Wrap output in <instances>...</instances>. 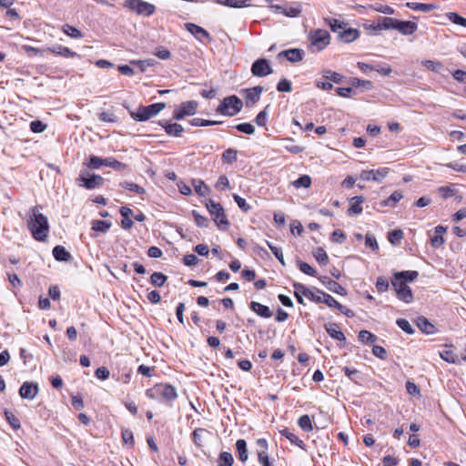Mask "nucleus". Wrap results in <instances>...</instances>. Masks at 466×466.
<instances>
[{"label": "nucleus", "mask_w": 466, "mask_h": 466, "mask_svg": "<svg viewBox=\"0 0 466 466\" xmlns=\"http://www.w3.org/2000/svg\"><path fill=\"white\" fill-rule=\"evenodd\" d=\"M193 186L196 193L200 197H206L209 194V187L202 180H193Z\"/></svg>", "instance_id": "36"}, {"label": "nucleus", "mask_w": 466, "mask_h": 466, "mask_svg": "<svg viewBox=\"0 0 466 466\" xmlns=\"http://www.w3.org/2000/svg\"><path fill=\"white\" fill-rule=\"evenodd\" d=\"M5 416L7 422L14 430H18L21 427L19 419L13 412L5 410Z\"/></svg>", "instance_id": "50"}, {"label": "nucleus", "mask_w": 466, "mask_h": 466, "mask_svg": "<svg viewBox=\"0 0 466 466\" xmlns=\"http://www.w3.org/2000/svg\"><path fill=\"white\" fill-rule=\"evenodd\" d=\"M251 72L255 76H266L272 73L268 61L265 58L256 60L251 66Z\"/></svg>", "instance_id": "12"}, {"label": "nucleus", "mask_w": 466, "mask_h": 466, "mask_svg": "<svg viewBox=\"0 0 466 466\" xmlns=\"http://www.w3.org/2000/svg\"><path fill=\"white\" fill-rule=\"evenodd\" d=\"M234 458L230 452L223 451L219 454L218 459V466H232Z\"/></svg>", "instance_id": "37"}, {"label": "nucleus", "mask_w": 466, "mask_h": 466, "mask_svg": "<svg viewBox=\"0 0 466 466\" xmlns=\"http://www.w3.org/2000/svg\"><path fill=\"white\" fill-rule=\"evenodd\" d=\"M120 186L123 188H126L129 191L136 192L137 194H144L146 192L144 187H142L139 185L133 183V182L125 181V182L121 183Z\"/></svg>", "instance_id": "52"}, {"label": "nucleus", "mask_w": 466, "mask_h": 466, "mask_svg": "<svg viewBox=\"0 0 466 466\" xmlns=\"http://www.w3.org/2000/svg\"><path fill=\"white\" fill-rule=\"evenodd\" d=\"M417 326L423 333L433 334L435 332L434 325L425 317H419L417 319Z\"/></svg>", "instance_id": "28"}, {"label": "nucleus", "mask_w": 466, "mask_h": 466, "mask_svg": "<svg viewBox=\"0 0 466 466\" xmlns=\"http://www.w3.org/2000/svg\"><path fill=\"white\" fill-rule=\"evenodd\" d=\"M398 327L401 329L407 334H413L414 329L410 323L405 319H398L396 321Z\"/></svg>", "instance_id": "58"}, {"label": "nucleus", "mask_w": 466, "mask_h": 466, "mask_svg": "<svg viewBox=\"0 0 466 466\" xmlns=\"http://www.w3.org/2000/svg\"><path fill=\"white\" fill-rule=\"evenodd\" d=\"M263 87L260 86L245 90V103L248 107L254 106L260 98Z\"/></svg>", "instance_id": "15"}, {"label": "nucleus", "mask_w": 466, "mask_h": 466, "mask_svg": "<svg viewBox=\"0 0 466 466\" xmlns=\"http://www.w3.org/2000/svg\"><path fill=\"white\" fill-rule=\"evenodd\" d=\"M322 76L326 80H329V82H334L336 84L340 83L342 81V79L344 78L342 75H340L337 72L331 71V70H323Z\"/></svg>", "instance_id": "39"}, {"label": "nucleus", "mask_w": 466, "mask_h": 466, "mask_svg": "<svg viewBox=\"0 0 466 466\" xmlns=\"http://www.w3.org/2000/svg\"><path fill=\"white\" fill-rule=\"evenodd\" d=\"M53 54L62 56L64 57H76L79 56L76 52L72 51L66 46H55L53 47H49L47 49Z\"/></svg>", "instance_id": "27"}, {"label": "nucleus", "mask_w": 466, "mask_h": 466, "mask_svg": "<svg viewBox=\"0 0 466 466\" xmlns=\"http://www.w3.org/2000/svg\"><path fill=\"white\" fill-rule=\"evenodd\" d=\"M313 256L321 265H327L329 263V256L322 248H316V250L313 252Z\"/></svg>", "instance_id": "45"}, {"label": "nucleus", "mask_w": 466, "mask_h": 466, "mask_svg": "<svg viewBox=\"0 0 466 466\" xmlns=\"http://www.w3.org/2000/svg\"><path fill=\"white\" fill-rule=\"evenodd\" d=\"M299 268L301 272H303L306 275L317 277V271L308 263L303 261L298 262Z\"/></svg>", "instance_id": "57"}, {"label": "nucleus", "mask_w": 466, "mask_h": 466, "mask_svg": "<svg viewBox=\"0 0 466 466\" xmlns=\"http://www.w3.org/2000/svg\"><path fill=\"white\" fill-rule=\"evenodd\" d=\"M275 8L277 10H279L282 14H284L285 15L289 16V17H296L300 13V10L299 8L291 7V6L290 7H282L279 5H276Z\"/></svg>", "instance_id": "55"}, {"label": "nucleus", "mask_w": 466, "mask_h": 466, "mask_svg": "<svg viewBox=\"0 0 466 466\" xmlns=\"http://www.w3.org/2000/svg\"><path fill=\"white\" fill-rule=\"evenodd\" d=\"M211 435V432L204 428H198L192 433L193 442L198 447H203L207 437Z\"/></svg>", "instance_id": "22"}, {"label": "nucleus", "mask_w": 466, "mask_h": 466, "mask_svg": "<svg viewBox=\"0 0 466 466\" xmlns=\"http://www.w3.org/2000/svg\"><path fill=\"white\" fill-rule=\"evenodd\" d=\"M146 396L151 400L162 399L167 402L173 401L177 398V390L169 384H156L154 387L146 390Z\"/></svg>", "instance_id": "3"}, {"label": "nucleus", "mask_w": 466, "mask_h": 466, "mask_svg": "<svg viewBox=\"0 0 466 466\" xmlns=\"http://www.w3.org/2000/svg\"><path fill=\"white\" fill-rule=\"evenodd\" d=\"M236 449L238 453V459L245 462L248 459V452L247 449V442L245 440L240 439L236 442Z\"/></svg>", "instance_id": "31"}, {"label": "nucleus", "mask_w": 466, "mask_h": 466, "mask_svg": "<svg viewBox=\"0 0 466 466\" xmlns=\"http://www.w3.org/2000/svg\"><path fill=\"white\" fill-rule=\"evenodd\" d=\"M178 106L183 111V113L186 115V116H193L197 113L198 102H196L194 100H189V101L182 102Z\"/></svg>", "instance_id": "30"}, {"label": "nucleus", "mask_w": 466, "mask_h": 466, "mask_svg": "<svg viewBox=\"0 0 466 466\" xmlns=\"http://www.w3.org/2000/svg\"><path fill=\"white\" fill-rule=\"evenodd\" d=\"M402 198H403L402 193L400 191H399V190H396L387 199L381 201L380 205L382 207H387V206L395 207V205L400 199H402Z\"/></svg>", "instance_id": "34"}, {"label": "nucleus", "mask_w": 466, "mask_h": 466, "mask_svg": "<svg viewBox=\"0 0 466 466\" xmlns=\"http://www.w3.org/2000/svg\"><path fill=\"white\" fill-rule=\"evenodd\" d=\"M235 128L239 132L253 135L255 133V127L249 123H241L235 126Z\"/></svg>", "instance_id": "61"}, {"label": "nucleus", "mask_w": 466, "mask_h": 466, "mask_svg": "<svg viewBox=\"0 0 466 466\" xmlns=\"http://www.w3.org/2000/svg\"><path fill=\"white\" fill-rule=\"evenodd\" d=\"M243 103L237 96L225 97L217 107V112L228 116H234L241 111Z\"/></svg>", "instance_id": "5"}, {"label": "nucleus", "mask_w": 466, "mask_h": 466, "mask_svg": "<svg viewBox=\"0 0 466 466\" xmlns=\"http://www.w3.org/2000/svg\"><path fill=\"white\" fill-rule=\"evenodd\" d=\"M76 183L79 187L91 190L101 187L104 178L100 175H89L87 172H82L79 177L76 178Z\"/></svg>", "instance_id": "9"}, {"label": "nucleus", "mask_w": 466, "mask_h": 466, "mask_svg": "<svg viewBox=\"0 0 466 466\" xmlns=\"http://www.w3.org/2000/svg\"><path fill=\"white\" fill-rule=\"evenodd\" d=\"M325 22L329 25L330 30L334 33H337L338 35H339V32H341L343 28L347 26L346 23L335 18H327L325 19Z\"/></svg>", "instance_id": "33"}, {"label": "nucleus", "mask_w": 466, "mask_h": 466, "mask_svg": "<svg viewBox=\"0 0 466 466\" xmlns=\"http://www.w3.org/2000/svg\"><path fill=\"white\" fill-rule=\"evenodd\" d=\"M111 227V223L106 220H94L92 222V229L106 233Z\"/></svg>", "instance_id": "42"}, {"label": "nucleus", "mask_w": 466, "mask_h": 466, "mask_svg": "<svg viewBox=\"0 0 466 466\" xmlns=\"http://www.w3.org/2000/svg\"><path fill=\"white\" fill-rule=\"evenodd\" d=\"M120 214L123 217L121 221L122 228L125 229L131 228L134 225L133 221L130 219V217L133 215V210L127 207H122Z\"/></svg>", "instance_id": "26"}, {"label": "nucleus", "mask_w": 466, "mask_h": 466, "mask_svg": "<svg viewBox=\"0 0 466 466\" xmlns=\"http://www.w3.org/2000/svg\"><path fill=\"white\" fill-rule=\"evenodd\" d=\"M166 107L165 103H155L147 106H140L137 112H132L131 116L134 120L143 122L157 116Z\"/></svg>", "instance_id": "7"}, {"label": "nucleus", "mask_w": 466, "mask_h": 466, "mask_svg": "<svg viewBox=\"0 0 466 466\" xmlns=\"http://www.w3.org/2000/svg\"><path fill=\"white\" fill-rule=\"evenodd\" d=\"M277 90L279 92H291V82L286 78L281 79L277 85Z\"/></svg>", "instance_id": "64"}, {"label": "nucleus", "mask_w": 466, "mask_h": 466, "mask_svg": "<svg viewBox=\"0 0 466 466\" xmlns=\"http://www.w3.org/2000/svg\"><path fill=\"white\" fill-rule=\"evenodd\" d=\"M190 124L194 127H208V126L222 124V121L206 120V119L196 117V118H193L192 120H190Z\"/></svg>", "instance_id": "46"}, {"label": "nucleus", "mask_w": 466, "mask_h": 466, "mask_svg": "<svg viewBox=\"0 0 466 466\" xmlns=\"http://www.w3.org/2000/svg\"><path fill=\"white\" fill-rule=\"evenodd\" d=\"M186 29L192 34L198 40L203 41V38L208 39V41L211 40L209 33L204 29L203 27L193 24V23H187L185 25Z\"/></svg>", "instance_id": "17"}, {"label": "nucleus", "mask_w": 466, "mask_h": 466, "mask_svg": "<svg viewBox=\"0 0 466 466\" xmlns=\"http://www.w3.org/2000/svg\"><path fill=\"white\" fill-rule=\"evenodd\" d=\"M106 158H101L96 156H91L87 164L89 168L97 169L101 166H105Z\"/></svg>", "instance_id": "56"}, {"label": "nucleus", "mask_w": 466, "mask_h": 466, "mask_svg": "<svg viewBox=\"0 0 466 466\" xmlns=\"http://www.w3.org/2000/svg\"><path fill=\"white\" fill-rule=\"evenodd\" d=\"M293 186L299 187H309L311 184V178L308 175H302L298 179L293 181Z\"/></svg>", "instance_id": "53"}, {"label": "nucleus", "mask_w": 466, "mask_h": 466, "mask_svg": "<svg viewBox=\"0 0 466 466\" xmlns=\"http://www.w3.org/2000/svg\"><path fill=\"white\" fill-rule=\"evenodd\" d=\"M305 56V52L303 49L300 48H290L287 50H283L280 53H279L278 57L280 58L281 56L285 57L288 61L291 63H297L303 59Z\"/></svg>", "instance_id": "14"}, {"label": "nucleus", "mask_w": 466, "mask_h": 466, "mask_svg": "<svg viewBox=\"0 0 466 466\" xmlns=\"http://www.w3.org/2000/svg\"><path fill=\"white\" fill-rule=\"evenodd\" d=\"M159 124L164 127L166 133L170 137H180L184 132V127L177 123H170L167 120H162Z\"/></svg>", "instance_id": "18"}, {"label": "nucleus", "mask_w": 466, "mask_h": 466, "mask_svg": "<svg viewBox=\"0 0 466 466\" xmlns=\"http://www.w3.org/2000/svg\"><path fill=\"white\" fill-rule=\"evenodd\" d=\"M360 36V31L355 28H348L347 26L343 28L338 38L343 41L344 43H351L356 40Z\"/></svg>", "instance_id": "21"}, {"label": "nucleus", "mask_w": 466, "mask_h": 466, "mask_svg": "<svg viewBox=\"0 0 466 466\" xmlns=\"http://www.w3.org/2000/svg\"><path fill=\"white\" fill-rule=\"evenodd\" d=\"M391 285L394 288L396 295L399 299L405 303H410L413 300V294L410 288L404 282L400 281L399 279H395L391 280Z\"/></svg>", "instance_id": "10"}, {"label": "nucleus", "mask_w": 466, "mask_h": 466, "mask_svg": "<svg viewBox=\"0 0 466 466\" xmlns=\"http://www.w3.org/2000/svg\"><path fill=\"white\" fill-rule=\"evenodd\" d=\"M52 253L57 261L68 262L72 259V255L63 246L60 245L56 246L53 248Z\"/></svg>", "instance_id": "24"}, {"label": "nucleus", "mask_w": 466, "mask_h": 466, "mask_svg": "<svg viewBox=\"0 0 466 466\" xmlns=\"http://www.w3.org/2000/svg\"><path fill=\"white\" fill-rule=\"evenodd\" d=\"M343 371L345 375L354 383H359L360 377V371L356 369H351L349 367H344Z\"/></svg>", "instance_id": "54"}, {"label": "nucleus", "mask_w": 466, "mask_h": 466, "mask_svg": "<svg viewBox=\"0 0 466 466\" xmlns=\"http://www.w3.org/2000/svg\"><path fill=\"white\" fill-rule=\"evenodd\" d=\"M206 208L219 228L227 229L228 228L229 221L227 218L223 207L219 203L215 202L212 199H208L206 203Z\"/></svg>", "instance_id": "6"}, {"label": "nucleus", "mask_w": 466, "mask_h": 466, "mask_svg": "<svg viewBox=\"0 0 466 466\" xmlns=\"http://www.w3.org/2000/svg\"><path fill=\"white\" fill-rule=\"evenodd\" d=\"M130 64L139 66L141 72H145L147 67L154 66L155 60L154 59L132 60V61H130Z\"/></svg>", "instance_id": "59"}, {"label": "nucleus", "mask_w": 466, "mask_h": 466, "mask_svg": "<svg viewBox=\"0 0 466 466\" xmlns=\"http://www.w3.org/2000/svg\"><path fill=\"white\" fill-rule=\"evenodd\" d=\"M167 280V277L161 272H154L150 276V283L157 288L164 286Z\"/></svg>", "instance_id": "35"}, {"label": "nucleus", "mask_w": 466, "mask_h": 466, "mask_svg": "<svg viewBox=\"0 0 466 466\" xmlns=\"http://www.w3.org/2000/svg\"><path fill=\"white\" fill-rule=\"evenodd\" d=\"M406 6L414 11H420L428 13L432 10L437 9L438 5L435 4H424V3H416V2H408L406 3Z\"/></svg>", "instance_id": "23"}, {"label": "nucleus", "mask_w": 466, "mask_h": 466, "mask_svg": "<svg viewBox=\"0 0 466 466\" xmlns=\"http://www.w3.org/2000/svg\"><path fill=\"white\" fill-rule=\"evenodd\" d=\"M215 187L220 191L226 190L227 188L229 187V181L226 175H221L218 177V179L215 185Z\"/></svg>", "instance_id": "62"}, {"label": "nucleus", "mask_w": 466, "mask_h": 466, "mask_svg": "<svg viewBox=\"0 0 466 466\" xmlns=\"http://www.w3.org/2000/svg\"><path fill=\"white\" fill-rule=\"evenodd\" d=\"M249 308L252 311H254L257 315L261 318L268 319L271 318L273 313L268 306H265L257 301H251L249 303Z\"/></svg>", "instance_id": "19"}, {"label": "nucleus", "mask_w": 466, "mask_h": 466, "mask_svg": "<svg viewBox=\"0 0 466 466\" xmlns=\"http://www.w3.org/2000/svg\"><path fill=\"white\" fill-rule=\"evenodd\" d=\"M346 238H347V237H346L345 233L340 229L334 230L330 237V240L332 242L339 243V244L344 243L346 241Z\"/></svg>", "instance_id": "60"}, {"label": "nucleus", "mask_w": 466, "mask_h": 466, "mask_svg": "<svg viewBox=\"0 0 466 466\" xmlns=\"http://www.w3.org/2000/svg\"><path fill=\"white\" fill-rule=\"evenodd\" d=\"M42 207L36 205L28 211L27 228L36 241H46L49 233L47 218L41 213Z\"/></svg>", "instance_id": "1"}, {"label": "nucleus", "mask_w": 466, "mask_h": 466, "mask_svg": "<svg viewBox=\"0 0 466 466\" xmlns=\"http://www.w3.org/2000/svg\"><path fill=\"white\" fill-rule=\"evenodd\" d=\"M322 303L326 304L329 308L341 309L343 305L337 301L331 295L324 292Z\"/></svg>", "instance_id": "40"}, {"label": "nucleus", "mask_w": 466, "mask_h": 466, "mask_svg": "<svg viewBox=\"0 0 466 466\" xmlns=\"http://www.w3.org/2000/svg\"><path fill=\"white\" fill-rule=\"evenodd\" d=\"M105 166L110 167L114 168L115 170H119V171L126 169L127 167L126 164H124L113 157L106 158Z\"/></svg>", "instance_id": "51"}, {"label": "nucleus", "mask_w": 466, "mask_h": 466, "mask_svg": "<svg viewBox=\"0 0 466 466\" xmlns=\"http://www.w3.org/2000/svg\"><path fill=\"white\" fill-rule=\"evenodd\" d=\"M446 16L451 23L466 28V18L462 17L458 13L450 12L446 14Z\"/></svg>", "instance_id": "43"}, {"label": "nucleus", "mask_w": 466, "mask_h": 466, "mask_svg": "<svg viewBox=\"0 0 466 466\" xmlns=\"http://www.w3.org/2000/svg\"><path fill=\"white\" fill-rule=\"evenodd\" d=\"M323 295L324 291L317 288H313L312 289H310L309 294H307V298L315 303H322Z\"/></svg>", "instance_id": "44"}, {"label": "nucleus", "mask_w": 466, "mask_h": 466, "mask_svg": "<svg viewBox=\"0 0 466 466\" xmlns=\"http://www.w3.org/2000/svg\"><path fill=\"white\" fill-rule=\"evenodd\" d=\"M63 32L68 36L75 39H79L83 37V34L80 30L69 25H66L63 27Z\"/></svg>", "instance_id": "49"}, {"label": "nucleus", "mask_w": 466, "mask_h": 466, "mask_svg": "<svg viewBox=\"0 0 466 466\" xmlns=\"http://www.w3.org/2000/svg\"><path fill=\"white\" fill-rule=\"evenodd\" d=\"M319 281L331 292L336 294L346 296L347 290L344 287H342L339 283L335 280H332L330 278L326 276L319 277Z\"/></svg>", "instance_id": "13"}, {"label": "nucleus", "mask_w": 466, "mask_h": 466, "mask_svg": "<svg viewBox=\"0 0 466 466\" xmlns=\"http://www.w3.org/2000/svg\"><path fill=\"white\" fill-rule=\"evenodd\" d=\"M221 160L226 164H233L238 160V150L234 148L226 149L221 156Z\"/></svg>", "instance_id": "32"}, {"label": "nucleus", "mask_w": 466, "mask_h": 466, "mask_svg": "<svg viewBox=\"0 0 466 466\" xmlns=\"http://www.w3.org/2000/svg\"><path fill=\"white\" fill-rule=\"evenodd\" d=\"M124 7L138 15L150 16L156 11V6L143 0H125Z\"/></svg>", "instance_id": "8"}, {"label": "nucleus", "mask_w": 466, "mask_h": 466, "mask_svg": "<svg viewBox=\"0 0 466 466\" xmlns=\"http://www.w3.org/2000/svg\"><path fill=\"white\" fill-rule=\"evenodd\" d=\"M419 276V272L416 270H407V271H400L394 273L393 277L395 279H400V281H414Z\"/></svg>", "instance_id": "29"}, {"label": "nucleus", "mask_w": 466, "mask_h": 466, "mask_svg": "<svg viewBox=\"0 0 466 466\" xmlns=\"http://www.w3.org/2000/svg\"><path fill=\"white\" fill-rule=\"evenodd\" d=\"M389 174L388 167H382L379 169L362 170L360 178L364 181H375L380 182Z\"/></svg>", "instance_id": "11"}, {"label": "nucleus", "mask_w": 466, "mask_h": 466, "mask_svg": "<svg viewBox=\"0 0 466 466\" xmlns=\"http://www.w3.org/2000/svg\"><path fill=\"white\" fill-rule=\"evenodd\" d=\"M365 198L362 196H356L350 198V207L348 209V215H360L362 212V203Z\"/></svg>", "instance_id": "20"}, {"label": "nucleus", "mask_w": 466, "mask_h": 466, "mask_svg": "<svg viewBox=\"0 0 466 466\" xmlns=\"http://www.w3.org/2000/svg\"><path fill=\"white\" fill-rule=\"evenodd\" d=\"M325 329L327 333L334 339L342 341L345 340L346 338L341 330H339V327L336 323H329L325 325Z\"/></svg>", "instance_id": "25"}, {"label": "nucleus", "mask_w": 466, "mask_h": 466, "mask_svg": "<svg viewBox=\"0 0 466 466\" xmlns=\"http://www.w3.org/2000/svg\"><path fill=\"white\" fill-rule=\"evenodd\" d=\"M5 17L9 21L10 25L15 26V25H19L21 17L15 9H7L5 14Z\"/></svg>", "instance_id": "41"}, {"label": "nucleus", "mask_w": 466, "mask_h": 466, "mask_svg": "<svg viewBox=\"0 0 466 466\" xmlns=\"http://www.w3.org/2000/svg\"><path fill=\"white\" fill-rule=\"evenodd\" d=\"M299 426L306 432H309L313 430L311 420L309 415H302L298 420Z\"/></svg>", "instance_id": "47"}, {"label": "nucleus", "mask_w": 466, "mask_h": 466, "mask_svg": "<svg viewBox=\"0 0 466 466\" xmlns=\"http://www.w3.org/2000/svg\"><path fill=\"white\" fill-rule=\"evenodd\" d=\"M309 47L312 52L325 49L330 43V35L325 29H315L309 33Z\"/></svg>", "instance_id": "4"}, {"label": "nucleus", "mask_w": 466, "mask_h": 466, "mask_svg": "<svg viewBox=\"0 0 466 466\" xmlns=\"http://www.w3.org/2000/svg\"><path fill=\"white\" fill-rule=\"evenodd\" d=\"M122 440L125 444H128L130 446H133L134 444V434L131 430L129 429H124L122 430Z\"/></svg>", "instance_id": "63"}, {"label": "nucleus", "mask_w": 466, "mask_h": 466, "mask_svg": "<svg viewBox=\"0 0 466 466\" xmlns=\"http://www.w3.org/2000/svg\"><path fill=\"white\" fill-rule=\"evenodd\" d=\"M378 27L385 30L394 29L403 35H412L418 29V25L412 21H401L393 17L385 16L380 18Z\"/></svg>", "instance_id": "2"}, {"label": "nucleus", "mask_w": 466, "mask_h": 466, "mask_svg": "<svg viewBox=\"0 0 466 466\" xmlns=\"http://www.w3.org/2000/svg\"><path fill=\"white\" fill-rule=\"evenodd\" d=\"M38 385L34 382H24L19 390L23 399L33 400L38 393Z\"/></svg>", "instance_id": "16"}, {"label": "nucleus", "mask_w": 466, "mask_h": 466, "mask_svg": "<svg viewBox=\"0 0 466 466\" xmlns=\"http://www.w3.org/2000/svg\"><path fill=\"white\" fill-rule=\"evenodd\" d=\"M358 339L360 342L364 344H372L377 340V337L368 330L360 331Z\"/></svg>", "instance_id": "38"}, {"label": "nucleus", "mask_w": 466, "mask_h": 466, "mask_svg": "<svg viewBox=\"0 0 466 466\" xmlns=\"http://www.w3.org/2000/svg\"><path fill=\"white\" fill-rule=\"evenodd\" d=\"M403 238V232L400 229H394L389 232L388 239L393 245H398Z\"/></svg>", "instance_id": "48"}]
</instances>
